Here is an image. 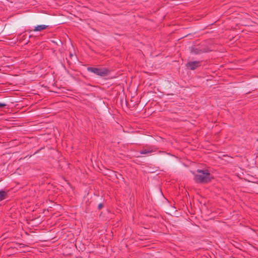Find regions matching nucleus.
I'll return each mask as SVG.
<instances>
[{
	"mask_svg": "<svg viewBox=\"0 0 258 258\" xmlns=\"http://www.w3.org/2000/svg\"><path fill=\"white\" fill-rule=\"evenodd\" d=\"M7 106V104L4 103L0 102V108H4Z\"/></svg>",
	"mask_w": 258,
	"mask_h": 258,
	"instance_id": "7",
	"label": "nucleus"
},
{
	"mask_svg": "<svg viewBox=\"0 0 258 258\" xmlns=\"http://www.w3.org/2000/svg\"><path fill=\"white\" fill-rule=\"evenodd\" d=\"M87 70L101 77H105L109 74V71L105 68L88 67Z\"/></svg>",
	"mask_w": 258,
	"mask_h": 258,
	"instance_id": "2",
	"label": "nucleus"
},
{
	"mask_svg": "<svg viewBox=\"0 0 258 258\" xmlns=\"http://www.w3.org/2000/svg\"><path fill=\"white\" fill-rule=\"evenodd\" d=\"M48 26L45 25H38L35 27L34 29V31H41L42 30H43L46 28H47Z\"/></svg>",
	"mask_w": 258,
	"mask_h": 258,
	"instance_id": "5",
	"label": "nucleus"
},
{
	"mask_svg": "<svg viewBox=\"0 0 258 258\" xmlns=\"http://www.w3.org/2000/svg\"><path fill=\"white\" fill-rule=\"evenodd\" d=\"M155 151L156 150L152 147H148L147 148H144L143 149L140 150V153L142 154H149Z\"/></svg>",
	"mask_w": 258,
	"mask_h": 258,
	"instance_id": "4",
	"label": "nucleus"
},
{
	"mask_svg": "<svg viewBox=\"0 0 258 258\" xmlns=\"http://www.w3.org/2000/svg\"><path fill=\"white\" fill-rule=\"evenodd\" d=\"M6 196L7 193L5 191H0V201L4 200L6 198Z\"/></svg>",
	"mask_w": 258,
	"mask_h": 258,
	"instance_id": "6",
	"label": "nucleus"
},
{
	"mask_svg": "<svg viewBox=\"0 0 258 258\" xmlns=\"http://www.w3.org/2000/svg\"><path fill=\"white\" fill-rule=\"evenodd\" d=\"M103 207V204H99L98 205V209H101Z\"/></svg>",
	"mask_w": 258,
	"mask_h": 258,
	"instance_id": "8",
	"label": "nucleus"
},
{
	"mask_svg": "<svg viewBox=\"0 0 258 258\" xmlns=\"http://www.w3.org/2000/svg\"><path fill=\"white\" fill-rule=\"evenodd\" d=\"M197 174L195 175V180L198 183H208L212 178L208 170H198Z\"/></svg>",
	"mask_w": 258,
	"mask_h": 258,
	"instance_id": "1",
	"label": "nucleus"
},
{
	"mask_svg": "<svg viewBox=\"0 0 258 258\" xmlns=\"http://www.w3.org/2000/svg\"><path fill=\"white\" fill-rule=\"evenodd\" d=\"M201 61H189L186 64V67L187 68L191 70H194L198 68L199 67L201 66Z\"/></svg>",
	"mask_w": 258,
	"mask_h": 258,
	"instance_id": "3",
	"label": "nucleus"
}]
</instances>
